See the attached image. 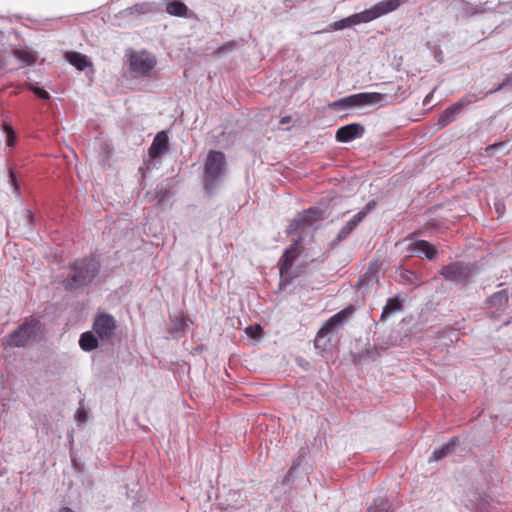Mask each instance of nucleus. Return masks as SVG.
Segmentation results:
<instances>
[{
    "instance_id": "nucleus-1",
    "label": "nucleus",
    "mask_w": 512,
    "mask_h": 512,
    "mask_svg": "<svg viewBox=\"0 0 512 512\" xmlns=\"http://www.w3.org/2000/svg\"><path fill=\"white\" fill-rule=\"evenodd\" d=\"M100 262L96 256L76 259L70 263L69 274L62 280L67 290H75L91 283L100 272Z\"/></svg>"
},
{
    "instance_id": "nucleus-2",
    "label": "nucleus",
    "mask_w": 512,
    "mask_h": 512,
    "mask_svg": "<svg viewBox=\"0 0 512 512\" xmlns=\"http://www.w3.org/2000/svg\"><path fill=\"white\" fill-rule=\"evenodd\" d=\"M41 325L37 319L31 318L11 333L6 341L8 347H24L38 339Z\"/></svg>"
},
{
    "instance_id": "nucleus-3",
    "label": "nucleus",
    "mask_w": 512,
    "mask_h": 512,
    "mask_svg": "<svg viewBox=\"0 0 512 512\" xmlns=\"http://www.w3.org/2000/svg\"><path fill=\"white\" fill-rule=\"evenodd\" d=\"M352 313V308H345L340 312L336 313L332 317H330L323 326L317 332V335L314 340V345L316 349L321 351H325L330 344L331 339L327 338L329 334H333L337 332L339 327L343 324L345 319L349 314Z\"/></svg>"
},
{
    "instance_id": "nucleus-4",
    "label": "nucleus",
    "mask_w": 512,
    "mask_h": 512,
    "mask_svg": "<svg viewBox=\"0 0 512 512\" xmlns=\"http://www.w3.org/2000/svg\"><path fill=\"white\" fill-rule=\"evenodd\" d=\"M225 155L221 151L208 152L204 165V182L206 187L214 185L223 175Z\"/></svg>"
},
{
    "instance_id": "nucleus-5",
    "label": "nucleus",
    "mask_w": 512,
    "mask_h": 512,
    "mask_svg": "<svg viewBox=\"0 0 512 512\" xmlns=\"http://www.w3.org/2000/svg\"><path fill=\"white\" fill-rule=\"evenodd\" d=\"M323 220V212L318 208H310L298 214L289 224L287 234L305 232L316 229V224Z\"/></svg>"
},
{
    "instance_id": "nucleus-6",
    "label": "nucleus",
    "mask_w": 512,
    "mask_h": 512,
    "mask_svg": "<svg viewBox=\"0 0 512 512\" xmlns=\"http://www.w3.org/2000/svg\"><path fill=\"white\" fill-rule=\"evenodd\" d=\"M383 95L377 92H362L353 94L329 104V108L333 110L345 109L351 107H359L371 105L382 101Z\"/></svg>"
},
{
    "instance_id": "nucleus-7",
    "label": "nucleus",
    "mask_w": 512,
    "mask_h": 512,
    "mask_svg": "<svg viewBox=\"0 0 512 512\" xmlns=\"http://www.w3.org/2000/svg\"><path fill=\"white\" fill-rule=\"evenodd\" d=\"M155 66L156 58L146 51L134 52L130 55V69L136 76H150Z\"/></svg>"
},
{
    "instance_id": "nucleus-8",
    "label": "nucleus",
    "mask_w": 512,
    "mask_h": 512,
    "mask_svg": "<svg viewBox=\"0 0 512 512\" xmlns=\"http://www.w3.org/2000/svg\"><path fill=\"white\" fill-rule=\"evenodd\" d=\"M92 328L94 333L102 341L108 342L111 341L115 336L117 322L112 315L108 313H99L94 319Z\"/></svg>"
},
{
    "instance_id": "nucleus-9",
    "label": "nucleus",
    "mask_w": 512,
    "mask_h": 512,
    "mask_svg": "<svg viewBox=\"0 0 512 512\" xmlns=\"http://www.w3.org/2000/svg\"><path fill=\"white\" fill-rule=\"evenodd\" d=\"M508 300L507 291L501 290L494 293L486 302L490 316L499 319L508 309Z\"/></svg>"
},
{
    "instance_id": "nucleus-10",
    "label": "nucleus",
    "mask_w": 512,
    "mask_h": 512,
    "mask_svg": "<svg viewBox=\"0 0 512 512\" xmlns=\"http://www.w3.org/2000/svg\"><path fill=\"white\" fill-rule=\"evenodd\" d=\"M441 275L448 281L465 282L469 277V269L459 262L450 263L442 267Z\"/></svg>"
},
{
    "instance_id": "nucleus-11",
    "label": "nucleus",
    "mask_w": 512,
    "mask_h": 512,
    "mask_svg": "<svg viewBox=\"0 0 512 512\" xmlns=\"http://www.w3.org/2000/svg\"><path fill=\"white\" fill-rule=\"evenodd\" d=\"M301 241L302 237H299L288 249L285 250L280 264V274L282 277H286L288 275L294 261L301 254Z\"/></svg>"
},
{
    "instance_id": "nucleus-12",
    "label": "nucleus",
    "mask_w": 512,
    "mask_h": 512,
    "mask_svg": "<svg viewBox=\"0 0 512 512\" xmlns=\"http://www.w3.org/2000/svg\"><path fill=\"white\" fill-rule=\"evenodd\" d=\"M364 132V127L358 123H351L340 127L336 131L335 138L338 142L347 143L358 137H361Z\"/></svg>"
},
{
    "instance_id": "nucleus-13",
    "label": "nucleus",
    "mask_w": 512,
    "mask_h": 512,
    "mask_svg": "<svg viewBox=\"0 0 512 512\" xmlns=\"http://www.w3.org/2000/svg\"><path fill=\"white\" fill-rule=\"evenodd\" d=\"M169 148V139L165 131L158 132L148 149V155L152 159H156L164 155Z\"/></svg>"
},
{
    "instance_id": "nucleus-14",
    "label": "nucleus",
    "mask_w": 512,
    "mask_h": 512,
    "mask_svg": "<svg viewBox=\"0 0 512 512\" xmlns=\"http://www.w3.org/2000/svg\"><path fill=\"white\" fill-rule=\"evenodd\" d=\"M408 251L411 254L417 255L418 257H426L427 259H433L437 251L435 247L426 240H417L409 244Z\"/></svg>"
},
{
    "instance_id": "nucleus-15",
    "label": "nucleus",
    "mask_w": 512,
    "mask_h": 512,
    "mask_svg": "<svg viewBox=\"0 0 512 512\" xmlns=\"http://www.w3.org/2000/svg\"><path fill=\"white\" fill-rule=\"evenodd\" d=\"M469 102L466 100H460L454 105L448 107L444 110V112L439 116L437 125L440 128H443L450 123H452L456 116L461 112V110L468 104Z\"/></svg>"
},
{
    "instance_id": "nucleus-16",
    "label": "nucleus",
    "mask_w": 512,
    "mask_h": 512,
    "mask_svg": "<svg viewBox=\"0 0 512 512\" xmlns=\"http://www.w3.org/2000/svg\"><path fill=\"white\" fill-rule=\"evenodd\" d=\"M402 4V0H383L371 7L374 19L397 10Z\"/></svg>"
},
{
    "instance_id": "nucleus-17",
    "label": "nucleus",
    "mask_w": 512,
    "mask_h": 512,
    "mask_svg": "<svg viewBox=\"0 0 512 512\" xmlns=\"http://www.w3.org/2000/svg\"><path fill=\"white\" fill-rule=\"evenodd\" d=\"M366 216V211H360L357 214H355L348 222L347 224L340 230L337 240L341 241L345 239L349 234L352 233V231L358 226V224L364 219Z\"/></svg>"
},
{
    "instance_id": "nucleus-18",
    "label": "nucleus",
    "mask_w": 512,
    "mask_h": 512,
    "mask_svg": "<svg viewBox=\"0 0 512 512\" xmlns=\"http://www.w3.org/2000/svg\"><path fill=\"white\" fill-rule=\"evenodd\" d=\"M165 11L171 15L176 17H187L189 8L188 6L180 1H170L166 3Z\"/></svg>"
},
{
    "instance_id": "nucleus-19",
    "label": "nucleus",
    "mask_w": 512,
    "mask_h": 512,
    "mask_svg": "<svg viewBox=\"0 0 512 512\" xmlns=\"http://www.w3.org/2000/svg\"><path fill=\"white\" fill-rule=\"evenodd\" d=\"M402 310V303L398 298H389L383 308L380 321H386L392 314Z\"/></svg>"
},
{
    "instance_id": "nucleus-20",
    "label": "nucleus",
    "mask_w": 512,
    "mask_h": 512,
    "mask_svg": "<svg viewBox=\"0 0 512 512\" xmlns=\"http://www.w3.org/2000/svg\"><path fill=\"white\" fill-rule=\"evenodd\" d=\"M79 345L84 351H92L98 347V339L92 332H84L80 337Z\"/></svg>"
},
{
    "instance_id": "nucleus-21",
    "label": "nucleus",
    "mask_w": 512,
    "mask_h": 512,
    "mask_svg": "<svg viewBox=\"0 0 512 512\" xmlns=\"http://www.w3.org/2000/svg\"><path fill=\"white\" fill-rule=\"evenodd\" d=\"M457 444L456 438H452L448 443L444 444L442 447L436 449L430 460L438 461L445 456H447L449 453H451L455 446Z\"/></svg>"
},
{
    "instance_id": "nucleus-22",
    "label": "nucleus",
    "mask_w": 512,
    "mask_h": 512,
    "mask_svg": "<svg viewBox=\"0 0 512 512\" xmlns=\"http://www.w3.org/2000/svg\"><path fill=\"white\" fill-rule=\"evenodd\" d=\"M66 58L79 70H84L89 65L86 56L78 52H69L67 53Z\"/></svg>"
},
{
    "instance_id": "nucleus-23",
    "label": "nucleus",
    "mask_w": 512,
    "mask_h": 512,
    "mask_svg": "<svg viewBox=\"0 0 512 512\" xmlns=\"http://www.w3.org/2000/svg\"><path fill=\"white\" fill-rule=\"evenodd\" d=\"M349 18V22H350V25H357V24H360V23H367V22H370L372 20H375L374 17H373V14H372V11H371V8L370 9H366L360 13H356V14H353L351 16L348 17Z\"/></svg>"
},
{
    "instance_id": "nucleus-24",
    "label": "nucleus",
    "mask_w": 512,
    "mask_h": 512,
    "mask_svg": "<svg viewBox=\"0 0 512 512\" xmlns=\"http://www.w3.org/2000/svg\"><path fill=\"white\" fill-rule=\"evenodd\" d=\"M13 55L27 65H33L36 62V56L27 50L15 49Z\"/></svg>"
},
{
    "instance_id": "nucleus-25",
    "label": "nucleus",
    "mask_w": 512,
    "mask_h": 512,
    "mask_svg": "<svg viewBox=\"0 0 512 512\" xmlns=\"http://www.w3.org/2000/svg\"><path fill=\"white\" fill-rule=\"evenodd\" d=\"M388 501L380 497L375 500L374 506L369 507L367 512H388Z\"/></svg>"
},
{
    "instance_id": "nucleus-26",
    "label": "nucleus",
    "mask_w": 512,
    "mask_h": 512,
    "mask_svg": "<svg viewBox=\"0 0 512 512\" xmlns=\"http://www.w3.org/2000/svg\"><path fill=\"white\" fill-rule=\"evenodd\" d=\"M245 332L251 338H259L263 334V328L259 324L249 325Z\"/></svg>"
},
{
    "instance_id": "nucleus-27",
    "label": "nucleus",
    "mask_w": 512,
    "mask_h": 512,
    "mask_svg": "<svg viewBox=\"0 0 512 512\" xmlns=\"http://www.w3.org/2000/svg\"><path fill=\"white\" fill-rule=\"evenodd\" d=\"M4 131H5L6 137H7V145L8 146H13L15 144V140H16V136H15L14 130L12 129L11 126L6 125L4 127Z\"/></svg>"
},
{
    "instance_id": "nucleus-28",
    "label": "nucleus",
    "mask_w": 512,
    "mask_h": 512,
    "mask_svg": "<svg viewBox=\"0 0 512 512\" xmlns=\"http://www.w3.org/2000/svg\"><path fill=\"white\" fill-rule=\"evenodd\" d=\"M29 90L32 91L37 97H39L43 100H47L50 98L49 93L42 88H38V87H34V86L30 85Z\"/></svg>"
},
{
    "instance_id": "nucleus-29",
    "label": "nucleus",
    "mask_w": 512,
    "mask_h": 512,
    "mask_svg": "<svg viewBox=\"0 0 512 512\" xmlns=\"http://www.w3.org/2000/svg\"><path fill=\"white\" fill-rule=\"evenodd\" d=\"M349 26H351V25H350V22H349V18L347 17V18H344V19H341L339 21L334 22L330 27L333 30H342V29L347 28Z\"/></svg>"
},
{
    "instance_id": "nucleus-30",
    "label": "nucleus",
    "mask_w": 512,
    "mask_h": 512,
    "mask_svg": "<svg viewBox=\"0 0 512 512\" xmlns=\"http://www.w3.org/2000/svg\"><path fill=\"white\" fill-rule=\"evenodd\" d=\"M9 176H10L11 185L13 186L14 191L16 193H19L20 192V185H19L18 180L16 179V176H15V174H14V172L12 170H10Z\"/></svg>"
},
{
    "instance_id": "nucleus-31",
    "label": "nucleus",
    "mask_w": 512,
    "mask_h": 512,
    "mask_svg": "<svg viewBox=\"0 0 512 512\" xmlns=\"http://www.w3.org/2000/svg\"><path fill=\"white\" fill-rule=\"evenodd\" d=\"M77 419L81 422L86 420V413L84 411H77Z\"/></svg>"
},
{
    "instance_id": "nucleus-32",
    "label": "nucleus",
    "mask_w": 512,
    "mask_h": 512,
    "mask_svg": "<svg viewBox=\"0 0 512 512\" xmlns=\"http://www.w3.org/2000/svg\"><path fill=\"white\" fill-rule=\"evenodd\" d=\"M501 145H502V144H499V146H501ZM497 147H498V145H497V144L490 145V146H488V147H487V152H488L489 154H492V153H493V150H495Z\"/></svg>"
},
{
    "instance_id": "nucleus-33",
    "label": "nucleus",
    "mask_w": 512,
    "mask_h": 512,
    "mask_svg": "<svg viewBox=\"0 0 512 512\" xmlns=\"http://www.w3.org/2000/svg\"><path fill=\"white\" fill-rule=\"evenodd\" d=\"M372 204L373 203H368L367 206L365 207V209H363L362 211H366V214H367L368 211L372 208Z\"/></svg>"
},
{
    "instance_id": "nucleus-34",
    "label": "nucleus",
    "mask_w": 512,
    "mask_h": 512,
    "mask_svg": "<svg viewBox=\"0 0 512 512\" xmlns=\"http://www.w3.org/2000/svg\"><path fill=\"white\" fill-rule=\"evenodd\" d=\"M60 512H74V511H72V510H71L70 508H68V507H63V508L60 510Z\"/></svg>"
},
{
    "instance_id": "nucleus-35",
    "label": "nucleus",
    "mask_w": 512,
    "mask_h": 512,
    "mask_svg": "<svg viewBox=\"0 0 512 512\" xmlns=\"http://www.w3.org/2000/svg\"><path fill=\"white\" fill-rule=\"evenodd\" d=\"M508 83H512V74L507 77L506 82L504 84Z\"/></svg>"
},
{
    "instance_id": "nucleus-36",
    "label": "nucleus",
    "mask_w": 512,
    "mask_h": 512,
    "mask_svg": "<svg viewBox=\"0 0 512 512\" xmlns=\"http://www.w3.org/2000/svg\"><path fill=\"white\" fill-rule=\"evenodd\" d=\"M4 66V59L3 57L0 55V69Z\"/></svg>"
},
{
    "instance_id": "nucleus-37",
    "label": "nucleus",
    "mask_w": 512,
    "mask_h": 512,
    "mask_svg": "<svg viewBox=\"0 0 512 512\" xmlns=\"http://www.w3.org/2000/svg\"><path fill=\"white\" fill-rule=\"evenodd\" d=\"M26 213H27V215H28V217H29L30 219H32V218H33V215H32V213H31V211H29V210H28V211H26Z\"/></svg>"
},
{
    "instance_id": "nucleus-38",
    "label": "nucleus",
    "mask_w": 512,
    "mask_h": 512,
    "mask_svg": "<svg viewBox=\"0 0 512 512\" xmlns=\"http://www.w3.org/2000/svg\"><path fill=\"white\" fill-rule=\"evenodd\" d=\"M484 11V9L480 8V9H477L474 11V13H482Z\"/></svg>"
}]
</instances>
